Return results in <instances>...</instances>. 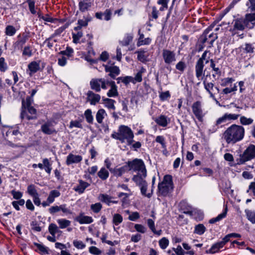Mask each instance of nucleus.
I'll return each mask as SVG.
<instances>
[{
    "label": "nucleus",
    "mask_w": 255,
    "mask_h": 255,
    "mask_svg": "<svg viewBox=\"0 0 255 255\" xmlns=\"http://www.w3.org/2000/svg\"><path fill=\"white\" fill-rule=\"evenodd\" d=\"M111 89L107 93V96L109 97H115L118 95V92L117 90V86L115 82L113 81H111L110 83Z\"/></svg>",
    "instance_id": "b1692460"
},
{
    "label": "nucleus",
    "mask_w": 255,
    "mask_h": 255,
    "mask_svg": "<svg viewBox=\"0 0 255 255\" xmlns=\"http://www.w3.org/2000/svg\"><path fill=\"white\" fill-rule=\"evenodd\" d=\"M244 134L245 129L242 126L232 125L224 132L222 138L227 144H234L241 140Z\"/></svg>",
    "instance_id": "f257e3e1"
},
{
    "label": "nucleus",
    "mask_w": 255,
    "mask_h": 255,
    "mask_svg": "<svg viewBox=\"0 0 255 255\" xmlns=\"http://www.w3.org/2000/svg\"><path fill=\"white\" fill-rule=\"evenodd\" d=\"M159 97L160 100L164 101L170 97V94L168 91H167L160 93Z\"/></svg>",
    "instance_id": "052dcab7"
},
{
    "label": "nucleus",
    "mask_w": 255,
    "mask_h": 255,
    "mask_svg": "<svg viewBox=\"0 0 255 255\" xmlns=\"http://www.w3.org/2000/svg\"><path fill=\"white\" fill-rule=\"evenodd\" d=\"M87 101L92 105H96L101 99L100 95L95 94L92 91H89L87 93Z\"/></svg>",
    "instance_id": "2eb2a0df"
},
{
    "label": "nucleus",
    "mask_w": 255,
    "mask_h": 255,
    "mask_svg": "<svg viewBox=\"0 0 255 255\" xmlns=\"http://www.w3.org/2000/svg\"><path fill=\"white\" fill-rule=\"evenodd\" d=\"M139 187H140L141 193L142 195L146 196L148 198H150L151 197L152 194V190H153L152 189L151 190V193H149L148 194L146 193L147 188V183L140 186Z\"/></svg>",
    "instance_id": "a19ab883"
},
{
    "label": "nucleus",
    "mask_w": 255,
    "mask_h": 255,
    "mask_svg": "<svg viewBox=\"0 0 255 255\" xmlns=\"http://www.w3.org/2000/svg\"><path fill=\"white\" fill-rule=\"evenodd\" d=\"M113 198H114V197L110 196L107 194H100L99 196L100 200L102 202L106 203L108 206L111 205Z\"/></svg>",
    "instance_id": "c756f323"
},
{
    "label": "nucleus",
    "mask_w": 255,
    "mask_h": 255,
    "mask_svg": "<svg viewBox=\"0 0 255 255\" xmlns=\"http://www.w3.org/2000/svg\"><path fill=\"white\" fill-rule=\"evenodd\" d=\"M146 176V171L145 172V175H143L142 173H137L132 177V180L136 183V185L140 186L147 182L144 178Z\"/></svg>",
    "instance_id": "4be33fe9"
},
{
    "label": "nucleus",
    "mask_w": 255,
    "mask_h": 255,
    "mask_svg": "<svg viewBox=\"0 0 255 255\" xmlns=\"http://www.w3.org/2000/svg\"><path fill=\"white\" fill-rule=\"evenodd\" d=\"M84 116L87 122L89 124H92L94 121V118L92 114L91 109H87L84 112Z\"/></svg>",
    "instance_id": "f704fd0d"
},
{
    "label": "nucleus",
    "mask_w": 255,
    "mask_h": 255,
    "mask_svg": "<svg viewBox=\"0 0 255 255\" xmlns=\"http://www.w3.org/2000/svg\"><path fill=\"white\" fill-rule=\"evenodd\" d=\"M239 116V115L226 113L222 117L217 120L216 122V126H218L221 125L222 127L228 121L237 120Z\"/></svg>",
    "instance_id": "1a4fd4ad"
},
{
    "label": "nucleus",
    "mask_w": 255,
    "mask_h": 255,
    "mask_svg": "<svg viewBox=\"0 0 255 255\" xmlns=\"http://www.w3.org/2000/svg\"><path fill=\"white\" fill-rule=\"evenodd\" d=\"M235 81V80L233 78H225L222 80L221 85L222 86H226L229 84L232 83Z\"/></svg>",
    "instance_id": "69168bd1"
},
{
    "label": "nucleus",
    "mask_w": 255,
    "mask_h": 255,
    "mask_svg": "<svg viewBox=\"0 0 255 255\" xmlns=\"http://www.w3.org/2000/svg\"><path fill=\"white\" fill-rule=\"evenodd\" d=\"M255 13L246 14L245 17L235 19L233 22L234 30H244L246 28H252L254 26Z\"/></svg>",
    "instance_id": "f03ea898"
},
{
    "label": "nucleus",
    "mask_w": 255,
    "mask_h": 255,
    "mask_svg": "<svg viewBox=\"0 0 255 255\" xmlns=\"http://www.w3.org/2000/svg\"><path fill=\"white\" fill-rule=\"evenodd\" d=\"M83 159L81 155L69 153L66 157V164L70 165L72 164L80 163Z\"/></svg>",
    "instance_id": "4468645a"
},
{
    "label": "nucleus",
    "mask_w": 255,
    "mask_h": 255,
    "mask_svg": "<svg viewBox=\"0 0 255 255\" xmlns=\"http://www.w3.org/2000/svg\"><path fill=\"white\" fill-rule=\"evenodd\" d=\"M123 221V218L122 215L119 214H115L113 216V223L118 226Z\"/></svg>",
    "instance_id": "37998d69"
},
{
    "label": "nucleus",
    "mask_w": 255,
    "mask_h": 255,
    "mask_svg": "<svg viewBox=\"0 0 255 255\" xmlns=\"http://www.w3.org/2000/svg\"><path fill=\"white\" fill-rule=\"evenodd\" d=\"M27 193L32 197L38 195L34 185L31 184L27 187Z\"/></svg>",
    "instance_id": "49530a36"
},
{
    "label": "nucleus",
    "mask_w": 255,
    "mask_h": 255,
    "mask_svg": "<svg viewBox=\"0 0 255 255\" xmlns=\"http://www.w3.org/2000/svg\"><path fill=\"white\" fill-rule=\"evenodd\" d=\"M48 231L52 236H55L57 233H61L57 225L54 223H51L49 225Z\"/></svg>",
    "instance_id": "72a5a7b5"
},
{
    "label": "nucleus",
    "mask_w": 255,
    "mask_h": 255,
    "mask_svg": "<svg viewBox=\"0 0 255 255\" xmlns=\"http://www.w3.org/2000/svg\"><path fill=\"white\" fill-rule=\"evenodd\" d=\"M120 137L122 138L121 142L124 143L125 140L129 137H131L133 132L131 129L127 126H121L119 127Z\"/></svg>",
    "instance_id": "f8f14e48"
},
{
    "label": "nucleus",
    "mask_w": 255,
    "mask_h": 255,
    "mask_svg": "<svg viewBox=\"0 0 255 255\" xmlns=\"http://www.w3.org/2000/svg\"><path fill=\"white\" fill-rule=\"evenodd\" d=\"M239 49L241 52L246 54H249L250 55L254 53L255 47L254 44L251 43H245L242 44Z\"/></svg>",
    "instance_id": "dca6fc26"
},
{
    "label": "nucleus",
    "mask_w": 255,
    "mask_h": 255,
    "mask_svg": "<svg viewBox=\"0 0 255 255\" xmlns=\"http://www.w3.org/2000/svg\"><path fill=\"white\" fill-rule=\"evenodd\" d=\"M27 40L28 37L26 35L22 36L15 42V45L19 48H22L23 45L26 42Z\"/></svg>",
    "instance_id": "c03bdc74"
},
{
    "label": "nucleus",
    "mask_w": 255,
    "mask_h": 255,
    "mask_svg": "<svg viewBox=\"0 0 255 255\" xmlns=\"http://www.w3.org/2000/svg\"><path fill=\"white\" fill-rule=\"evenodd\" d=\"M41 129L43 133L46 134H51L56 132L52 124L49 122L46 123L42 125L41 127Z\"/></svg>",
    "instance_id": "412c9836"
},
{
    "label": "nucleus",
    "mask_w": 255,
    "mask_h": 255,
    "mask_svg": "<svg viewBox=\"0 0 255 255\" xmlns=\"http://www.w3.org/2000/svg\"><path fill=\"white\" fill-rule=\"evenodd\" d=\"M91 209L95 213H98L102 208V205L100 203L93 204L90 206Z\"/></svg>",
    "instance_id": "8fccbe9b"
},
{
    "label": "nucleus",
    "mask_w": 255,
    "mask_h": 255,
    "mask_svg": "<svg viewBox=\"0 0 255 255\" xmlns=\"http://www.w3.org/2000/svg\"><path fill=\"white\" fill-rule=\"evenodd\" d=\"M7 69L6 63L5 62V59L3 57L0 58V71L4 72Z\"/></svg>",
    "instance_id": "bf43d9fd"
},
{
    "label": "nucleus",
    "mask_w": 255,
    "mask_h": 255,
    "mask_svg": "<svg viewBox=\"0 0 255 255\" xmlns=\"http://www.w3.org/2000/svg\"><path fill=\"white\" fill-rule=\"evenodd\" d=\"M203 85L206 90L209 93L210 97L213 99L216 100L215 96L213 94L212 91L215 89L217 90L218 92H219V89L217 87H215L214 85L212 82H206L205 80L203 81Z\"/></svg>",
    "instance_id": "aec40b11"
},
{
    "label": "nucleus",
    "mask_w": 255,
    "mask_h": 255,
    "mask_svg": "<svg viewBox=\"0 0 255 255\" xmlns=\"http://www.w3.org/2000/svg\"><path fill=\"white\" fill-rule=\"evenodd\" d=\"M133 35L131 34H127L124 39L120 42L121 45L125 46H128L132 40Z\"/></svg>",
    "instance_id": "7c9ffc66"
},
{
    "label": "nucleus",
    "mask_w": 255,
    "mask_h": 255,
    "mask_svg": "<svg viewBox=\"0 0 255 255\" xmlns=\"http://www.w3.org/2000/svg\"><path fill=\"white\" fill-rule=\"evenodd\" d=\"M127 170L128 168L126 164L125 165L120 168H113V169H111V172L113 173L114 176L120 177L124 174Z\"/></svg>",
    "instance_id": "393cba45"
},
{
    "label": "nucleus",
    "mask_w": 255,
    "mask_h": 255,
    "mask_svg": "<svg viewBox=\"0 0 255 255\" xmlns=\"http://www.w3.org/2000/svg\"><path fill=\"white\" fill-rule=\"evenodd\" d=\"M28 67L30 72L33 73H36L40 69L39 64L35 61L30 63Z\"/></svg>",
    "instance_id": "c9c22d12"
},
{
    "label": "nucleus",
    "mask_w": 255,
    "mask_h": 255,
    "mask_svg": "<svg viewBox=\"0 0 255 255\" xmlns=\"http://www.w3.org/2000/svg\"><path fill=\"white\" fill-rule=\"evenodd\" d=\"M43 163L44 165L45 171L49 174H50L52 170L51 164L50 163L49 160L47 158L43 159Z\"/></svg>",
    "instance_id": "79ce46f5"
},
{
    "label": "nucleus",
    "mask_w": 255,
    "mask_h": 255,
    "mask_svg": "<svg viewBox=\"0 0 255 255\" xmlns=\"http://www.w3.org/2000/svg\"><path fill=\"white\" fill-rule=\"evenodd\" d=\"M79 184L73 188L75 191L79 194L83 193L85 189L90 186V184L82 180H78Z\"/></svg>",
    "instance_id": "a211bd4d"
},
{
    "label": "nucleus",
    "mask_w": 255,
    "mask_h": 255,
    "mask_svg": "<svg viewBox=\"0 0 255 255\" xmlns=\"http://www.w3.org/2000/svg\"><path fill=\"white\" fill-rule=\"evenodd\" d=\"M83 33L82 31H78L77 33H72L73 41L74 43L79 42L80 39L82 37Z\"/></svg>",
    "instance_id": "4d7b16f0"
},
{
    "label": "nucleus",
    "mask_w": 255,
    "mask_h": 255,
    "mask_svg": "<svg viewBox=\"0 0 255 255\" xmlns=\"http://www.w3.org/2000/svg\"><path fill=\"white\" fill-rule=\"evenodd\" d=\"M25 202L24 199H21L18 200V201H12L11 203V204L13 208L16 210V211H19L20 208L19 206H23Z\"/></svg>",
    "instance_id": "ea45409f"
},
{
    "label": "nucleus",
    "mask_w": 255,
    "mask_h": 255,
    "mask_svg": "<svg viewBox=\"0 0 255 255\" xmlns=\"http://www.w3.org/2000/svg\"><path fill=\"white\" fill-rule=\"evenodd\" d=\"M253 120L251 118H247L245 116H241L240 122L243 125H249L253 123Z\"/></svg>",
    "instance_id": "5fc2aeb1"
},
{
    "label": "nucleus",
    "mask_w": 255,
    "mask_h": 255,
    "mask_svg": "<svg viewBox=\"0 0 255 255\" xmlns=\"http://www.w3.org/2000/svg\"><path fill=\"white\" fill-rule=\"evenodd\" d=\"M98 176L102 180H105L108 178L109 176V173L105 168L102 167L98 172Z\"/></svg>",
    "instance_id": "2f4dec72"
},
{
    "label": "nucleus",
    "mask_w": 255,
    "mask_h": 255,
    "mask_svg": "<svg viewBox=\"0 0 255 255\" xmlns=\"http://www.w3.org/2000/svg\"><path fill=\"white\" fill-rule=\"evenodd\" d=\"M105 69L106 72L110 73L109 75L113 79H115V77L120 73L119 68L116 66H111L106 65Z\"/></svg>",
    "instance_id": "6ab92c4d"
},
{
    "label": "nucleus",
    "mask_w": 255,
    "mask_h": 255,
    "mask_svg": "<svg viewBox=\"0 0 255 255\" xmlns=\"http://www.w3.org/2000/svg\"><path fill=\"white\" fill-rule=\"evenodd\" d=\"M227 212V208L226 207L225 211L223 213L219 214L216 218L211 219L209 221V223L211 224H213L216 222H218V221H220L221 219H223L224 218H225L226 216Z\"/></svg>",
    "instance_id": "e433bc0d"
},
{
    "label": "nucleus",
    "mask_w": 255,
    "mask_h": 255,
    "mask_svg": "<svg viewBox=\"0 0 255 255\" xmlns=\"http://www.w3.org/2000/svg\"><path fill=\"white\" fill-rule=\"evenodd\" d=\"M74 220L80 224H91L94 221L92 217L85 216L83 212L80 213L78 216L75 217Z\"/></svg>",
    "instance_id": "ddd939ff"
},
{
    "label": "nucleus",
    "mask_w": 255,
    "mask_h": 255,
    "mask_svg": "<svg viewBox=\"0 0 255 255\" xmlns=\"http://www.w3.org/2000/svg\"><path fill=\"white\" fill-rule=\"evenodd\" d=\"M155 141L161 144L162 147L163 149H165V151H166V145L165 138L163 136H157L155 138Z\"/></svg>",
    "instance_id": "603ef678"
},
{
    "label": "nucleus",
    "mask_w": 255,
    "mask_h": 255,
    "mask_svg": "<svg viewBox=\"0 0 255 255\" xmlns=\"http://www.w3.org/2000/svg\"><path fill=\"white\" fill-rule=\"evenodd\" d=\"M107 116V113L105 110L103 109H101L98 111L96 115V119L99 124L103 123V119Z\"/></svg>",
    "instance_id": "cd10ccee"
},
{
    "label": "nucleus",
    "mask_w": 255,
    "mask_h": 255,
    "mask_svg": "<svg viewBox=\"0 0 255 255\" xmlns=\"http://www.w3.org/2000/svg\"><path fill=\"white\" fill-rule=\"evenodd\" d=\"M248 219L253 224H255V212H249L247 214Z\"/></svg>",
    "instance_id": "774afa93"
},
{
    "label": "nucleus",
    "mask_w": 255,
    "mask_h": 255,
    "mask_svg": "<svg viewBox=\"0 0 255 255\" xmlns=\"http://www.w3.org/2000/svg\"><path fill=\"white\" fill-rule=\"evenodd\" d=\"M172 177L170 175L164 176L162 181L158 184V190L160 195L166 196L173 190Z\"/></svg>",
    "instance_id": "7ed1b4c3"
},
{
    "label": "nucleus",
    "mask_w": 255,
    "mask_h": 255,
    "mask_svg": "<svg viewBox=\"0 0 255 255\" xmlns=\"http://www.w3.org/2000/svg\"><path fill=\"white\" fill-rule=\"evenodd\" d=\"M255 157V145H250L238 159L239 164H244Z\"/></svg>",
    "instance_id": "0eeeda50"
},
{
    "label": "nucleus",
    "mask_w": 255,
    "mask_h": 255,
    "mask_svg": "<svg viewBox=\"0 0 255 255\" xmlns=\"http://www.w3.org/2000/svg\"><path fill=\"white\" fill-rule=\"evenodd\" d=\"M162 57L165 64L170 65L176 61V54L174 51L163 49Z\"/></svg>",
    "instance_id": "9d476101"
},
{
    "label": "nucleus",
    "mask_w": 255,
    "mask_h": 255,
    "mask_svg": "<svg viewBox=\"0 0 255 255\" xmlns=\"http://www.w3.org/2000/svg\"><path fill=\"white\" fill-rule=\"evenodd\" d=\"M134 228L137 232L142 234L145 233L147 230L146 228L141 224H135Z\"/></svg>",
    "instance_id": "0e129e2a"
},
{
    "label": "nucleus",
    "mask_w": 255,
    "mask_h": 255,
    "mask_svg": "<svg viewBox=\"0 0 255 255\" xmlns=\"http://www.w3.org/2000/svg\"><path fill=\"white\" fill-rule=\"evenodd\" d=\"M90 86L92 90L97 92L101 91V79H93L90 81Z\"/></svg>",
    "instance_id": "a878e982"
},
{
    "label": "nucleus",
    "mask_w": 255,
    "mask_h": 255,
    "mask_svg": "<svg viewBox=\"0 0 255 255\" xmlns=\"http://www.w3.org/2000/svg\"><path fill=\"white\" fill-rule=\"evenodd\" d=\"M11 194L12 195L13 198L16 200L21 199V198L23 195L22 192L18 191H15L14 190L11 191Z\"/></svg>",
    "instance_id": "13d9d810"
},
{
    "label": "nucleus",
    "mask_w": 255,
    "mask_h": 255,
    "mask_svg": "<svg viewBox=\"0 0 255 255\" xmlns=\"http://www.w3.org/2000/svg\"><path fill=\"white\" fill-rule=\"evenodd\" d=\"M92 18L90 16L87 15V16H84L83 19H79L78 20V24L80 25L81 27H86L88 25V22L90 21Z\"/></svg>",
    "instance_id": "58836bf2"
},
{
    "label": "nucleus",
    "mask_w": 255,
    "mask_h": 255,
    "mask_svg": "<svg viewBox=\"0 0 255 255\" xmlns=\"http://www.w3.org/2000/svg\"><path fill=\"white\" fill-rule=\"evenodd\" d=\"M92 3L90 0H84L79 2V10L82 12L88 10L92 6Z\"/></svg>",
    "instance_id": "5701e85b"
},
{
    "label": "nucleus",
    "mask_w": 255,
    "mask_h": 255,
    "mask_svg": "<svg viewBox=\"0 0 255 255\" xmlns=\"http://www.w3.org/2000/svg\"><path fill=\"white\" fill-rule=\"evenodd\" d=\"M34 246L37 247V249L42 255H47L49 254L48 248L44 245L38 243H34Z\"/></svg>",
    "instance_id": "4c0bfd02"
},
{
    "label": "nucleus",
    "mask_w": 255,
    "mask_h": 255,
    "mask_svg": "<svg viewBox=\"0 0 255 255\" xmlns=\"http://www.w3.org/2000/svg\"><path fill=\"white\" fill-rule=\"evenodd\" d=\"M57 222L60 229H65L71 225V221L65 219H59Z\"/></svg>",
    "instance_id": "473e14b6"
},
{
    "label": "nucleus",
    "mask_w": 255,
    "mask_h": 255,
    "mask_svg": "<svg viewBox=\"0 0 255 255\" xmlns=\"http://www.w3.org/2000/svg\"><path fill=\"white\" fill-rule=\"evenodd\" d=\"M16 30L12 25H7L5 28V33L8 36H13L16 33Z\"/></svg>",
    "instance_id": "a18cd8bd"
},
{
    "label": "nucleus",
    "mask_w": 255,
    "mask_h": 255,
    "mask_svg": "<svg viewBox=\"0 0 255 255\" xmlns=\"http://www.w3.org/2000/svg\"><path fill=\"white\" fill-rule=\"evenodd\" d=\"M155 122L158 125L165 127L168 124L167 117L164 115H161L155 120Z\"/></svg>",
    "instance_id": "c85d7f7f"
},
{
    "label": "nucleus",
    "mask_w": 255,
    "mask_h": 255,
    "mask_svg": "<svg viewBox=\"0 0 255 255\" xmlns=\"http://www.w3.org/2000/svg\"><path fill=\"white\" fill-rule=\"evenodd\" d=\"M159 245L162 249H165L169 245V240L165 237H163L159 241Z\"/></svg>",
    "instance_id": "864d4df0"
},
{
    "label": "nucleus",
    "mask_w": 255,
    "mask_h": 255,
    "mask_svg": "<svg viewBox=\"0 0 255 255\" xmlns=\"http://www.w3.org/2000/svg\"><path fill=\"white\" fill-rule=\"evenodd\" d=\"M104 101L106 105V107L109 109H115V106L114 105V103H115V101L109 98H106L104 100Z\"/></svg>",
    "instance_id": "3c124183"
},
{
    "label": "nucleus",
    "mask_w": 255,
    "mask_h": 255,
    "mask_svg": "<svg viewBox=\"0 0 255 255\" xmlns=\"http://www.w3.org/2000/svg\"><path fill=\"white\" fill-rule=\"evenodd\" d=\"M214 25H210L207 28L202 34L200 38V41L202 44L208 42L209 45L208 47L210 48L213 46L214 42L217 39L218 36L216 33L213 32L210 33L212 31Z\"/></svg>",
    "instance_id": "39448f33"
},
{
    "label": "nucleus",
    "mask_w": 255,
    "mask_h": 255,
    "mask_svg": "<svg viewBox=\"0 0 255 255\" xmlns=\"http://www.w3.org/2000/svg\"><path fill=\"white\" fill-rule=\"evenodd\" d=\"M33 99L31 97H27L26 100L22 101V108L26 109V107L31 106Z\"/></svg>",
    "instance_id": "09e8293b"
},
{
    "label": "nucleus",
    "mask_w": 255,
    "mask_h": 255,
    "mask_svg": "<svg viewBox=\"0 0 255 255\" xmlns=\"http://www.w3.org/2000/svg\"><path fill=\"white\" fill-rule=\"evenodd\" d=\"M205 230L206 228L203 224H199L195 227L194 233L201 235L204 233Z\"/></svg>",
    "instance_id": "de8ad7c7"
},
{
    "label": "nucleus",
    "mask_w": 255,
    "mask_h": 255,
    "mask_svg": "<svg viewBox=\"0 0 255 255\" xmlns=\"http://www.w3.org/2000/svg\"><path fill=\"white\" fill-rule=\"evenodd\" d=\"M192 112L199 122H203L205 115L202 109V105L200 102L197 101L194 103L191 107Z\"/></svg>",
    "instance_id": "6e6552de"
},
{
    "label": "nucleus",
    "mask_w": 255,
    "mask_h": 255,
    "mask_svg": "<svg viewBox=\"0 0 255 255\" xmlns=\"http://www.w3.org/2000/svg\"><path fill=\"white\" fill-rule=\"evenodd\" d=\"M209 52L207 50L204 52L201 57L197 60L195 65V74L197 78L200 80L203 78L202 76L204 75L206 69L203 72L204 67V61L207 59V55Z\"/></svg>",
    "instance_id": "423d86ee"
},
{
    "label": "nucleus",
    "mask_w": 255,
    "mask_h": 255,
    "mask_svg": "<svg viewBox=\"0 0 255 255\" xmlns=\"http://www.w3.org/2000/svg\"><path fill=\"white\" fill-rule=\"evenodd\" d=\"M126 166L128 170L137 172V173H142L144 176L145 175V165L141 159L135 158L131 161H128L126 162Z\"/></svg>",
    "instance_id": "20e7f679"
},
{
    "label": "nucleus",
    "mask_w": 255,
    "mask_h": 255,
    "mask_svg": "<svg viewBox=\"0 0 255 255\" xmlns=\"http://www.w3.org/2000/svg\"><path fill=\"white\" fill-rule=\"evenodd\" d=\"M73 245L78 249H83L85 248V245L81 241L75 240L73 241Z\"/></svg>",
    "instance_id": "338daca9"
},
{
    "label": "nucleus",
    "mask_w": 255,
    "mask_h": 255,
    "mask_svg": "<svg viewBox=\"0 0 255 255\" xmlns=\"http://www.w3.org/2000/svg\"><path fill=\"white\" fill-rule=\"evenodd\" d=\"M60 196V192L57 190H52L49 194L47 197V200L49 203H53L56 198L59 197Z\"/></svg>",
    "instance_id": "bb28decb"
},
{
    "label": "nucleus",
    "mask_w": 255,
    "mask_h": 255,
    "mask_svg": "<svg viewBox=\"0 0 255 255\" xmlns=\"http://www.w3.org/2000/svg\"><path fill=\"white\" fill-rule=\"evenodd\" d=\"M60 211L65 215H71L72 214V212L67 207V205L65 204L60 206H53L48 209L49 212L52 215H54Z\"/></svg>",
    "instance_id": "9b49d317"
},
{
    "label": "nucleus",
    "mask_w": 255,
    "mask_h": 255,
    "mask_svg": "<svg viewBox=\"0 0 255 255\" xmlns=\"http://www.w3.org/2000/svg\"><path fill=\"white\" fill-rule=\"evenodd\" d=\"M137 59L141 62L144 63L147 61V56L144 54V51H137Z\"/></svg>",
    "instance_id": "6e6d98bb"
},
{
    "label": "nucleus",
    "mask_w": 255,
    "mask_h": 255,
    "mask_svg": "<svg viewBox=\"0 0 255 255\" xmlns=\"http://www.w3.org/2000/svg\"><path fill=\"white\" fill-rule=\"evenodd\" d=\"M74 127L82 128V125L81 122L78 121H71L70 123L69 128H72Z\"/></svg>",
    "instance_id": "e2e57ef3"
},
{
    "label": "nucleus",
    "mask_w": 255,
    "mask_h": 255,
    "mask_svg": "<svg viewBox=\"0 0 255 255\" xmlns=\"http://www.w3.org/2000/svg\"><path fill=\"white\" fill-rule=\"evenodd\" d=\"M26 108L27 109L28 112L29 114L31 115V116H28L26 115V113L25 111L22 110L21 111V114H20V118L21 119H23L24 118V117H26L27 120H32L36 118V110L35 108H34L32 106H29L26 107Z\"/></svg>",
    "instance_id": "f3484780"
},
{
    "label": "nucleus",
    "mask_w": 255,
    "mask_h": 255,
    "mask_svg": "<svg viewBox=\"0 0 255 255\" xmlns=\"http://www.w3.org/2000/svg\"><path fill=\"white\" fill-rule=\"evenodd\" d=\"M138 100L135 97H132L130 99L129 108L133 110L137 107Z\"/></svg>",
    "instance_id": "680f3d73"
}]
</instances>
